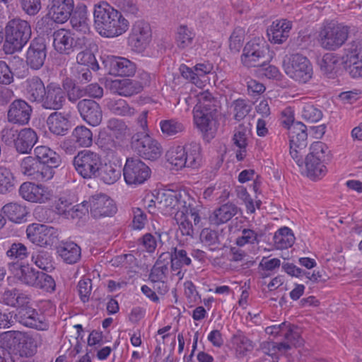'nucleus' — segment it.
Listing matches in <instances>:
<instances>
[{"label":"nucleus","instance_id":"6ab92c4d","mask_svg":"<svg viewBox=\"0 0 362 362\" xmlns=\"http://www.w3.org/2000/svg\"><path fill=\"white\" fill-rule=\"evenodd\" d=\"M4 334L6 338L12 339L15 349L21 357H31L35 354L37 351L35 341L28 334L18 331L6 332Z\"/></svg>","mask_w":362,"mask_h":362},{"label":"nucleus","instance_id":"3c124183","mask_svg":"<svg viewBox=\"0 0 362 362\" xmlns=\"http://www.w3.org/2000/svg\"><path fill=\"white\" fill-rule=\"evenodd\" d=\"M321 71L329 78H334L339 69V57L333 53L324 55L320 64Z\"/></svg>","mask_w":362,"mask_h":362},{"label":"nucleus","instance_id":"a211bd4d","mask_svg":"<svg viewBox=\"0 0 362 362\" xmlns=\"http://www.w3.org/2000/svg\"><path fill=\"white\" fill-rule=\"evenodd\" d=\"M18 192L23 199L33 203H45L52 197V191L47 187L30 182H23Z\"/></svg>","mask_w":362,"mask_h":362},{"label":"nucleus","instance_id":"79ce46f5","mask_svg":"<svg viewBox=\"0 0 362 362\" xmlns=\"http://www.w3.org/2000/svg\"><path fill=\"white\" fill-rule=\"evenodd\" d=\"M252 135V125L250 122L240 124L235 127L233 136V142L238 148H246L248 141Z\"/></svg>","mask_w":362,"mask_h":362},{"label":"nucleus","instance_id":"2f4dec72","mask_svg":"<svg viewBox=\"0 0 362 362\" xmlns=\"http://www.w3.org/2000/svg\"><path fill=\"white\" fill-rule=\"evenodd\" d=\"M136 65L127 58L114 57L110 61L109 72L112 75L131 76L136 72Z\"/></svg>","mask_w":362,"mask_h":362},{"label":"nucleus","instance_id":"cd10ccee","mask_svg":"<svg viewBox=\"0 0 362 362\" xmlns=\"http://www.w3.org/2000/svg\"><path fill=\"white\" fill-rule=\"evenodd\" d=\"M37 140L38 136L34 129L23 128L18 132L14 148L19 153L29 154Z\"/></svg>","mask_w":362,"mask_h":362},{"label":"nucleus","instance_id":"37998d69","mask_svg":"<svg viewBox=\"0 0 362 362\" xmlns=\"http://www.w3.org/2000/svg\"><path fill=\"white\" fill-rule=\"evenodd\" d=\"M91 45L92 42L88 38V45L81 49L82 50L76 55V65H81L84 67L90 68L93 71H97L99 69V64L90 49Z\"/></svg>","mask_w":362,"mask_h":362},{"label":"nucleus","instance_id":"c756f323","mask_svg":"<svg viewBox=\"0 0 362 362\" xmlns=\"http://www.w3.org/2000/svg\"><path fill=\"white\" fill-rule=\"evenodd\" d=\"M8 267L13 274L18 276V279L22 283L30 286H35L39 271H36L25 264L8 263Z\"/></svg>","mask_w":362,"mask_h":362},{"label":"nucleus","instance_id":"a878e982","mask_svg":"<svg viewBox=\"0 0 362 362\" xmlns=\"http://www.w3.org/2000/svg\"><path fill=\"white\" fill-rule=\"evenodd\" d=\"M54 228L40 223H33L26 229L27 237L30 242L44 246L50 243V237L53 234Z\"/></svg>","mask_w":362,"mask_h":362},{"label":"nucleus","instance_id":"bb28decb","mask_svg":"<svg viewBox=\"0 0 362 362\" xmlns=\"http://www.w3.org/2000/svg\"><path fill=\"white\" fill-rule=\"evenodd\" d=\"M47 125L52 134L64 136L71 128L69 115L57 111L53 112L47 119Z\"/></svg>","mask_w":362,"mask_h":362},{"label":"nucleus","instance_id":"a19ab883","mask_svg":"<svg viewBox=\"0 0 362 362\" xmlns=\"http://www.w3.org/2000/svg\"><path fill=\"white\" fill-rule=\"evenodd\" d=\"M186 158L185 167L193 169L199 168L202 163V156L201 153V145L197 142H191L184 146Z\"/></svg>","mask_w":362,"mask_h":362},{"label":"nucleus","instance_id":"8fccbe9b","mask_svg":"<svg viewBox=\"0 0 362 362\" xmlns=\"http://www.w3.org/2000/svg\"><path fill=\"white\" fill-rule=\"evenodd\" d=\"M62 87L65 95H67L68 100L71 103H75L85 96L84 88L77 86L75 81L71 78L66 77L64 78Z\"/></svg>","mask_w":362,"mask_h":362},{"label":"nucleus","instance_id":"5701e85b","mask_svg":"<svg viewBox=\"0 0 362 362\" xmlns=\"http://www.w3.org/2000/svg\"><path fill=\"white\" fill-rule=\"evenodd\" d=\"M77 107L83 119L90 125L96 127L101 123L103 112L95 100L83 99L78 103Z\"/></svg>","mask_w":362,"mask_h":362},{"label":"nucleus","instance_id":"423d86ee","mask_svg":"<svg viewBox=\"0 0 362 362\" xmlns=\"http://www.w3.org/2000/svg\"><path fill=\"white\" fill-rule=\"evenodd\" d=\"M103 160L102 155L90 149L79 151L72 163L76 173L85 180L95 179V173Z\"/></svg>","mask_w":362,"mask_h":362},{"label":"nucleus","instance_id":"f704fd0d","mask_svg":"<svg viewBox=\"0 0 362 362\" xmlns=\"http://www.w3.org/2000/svg\"><path fill=\"white\" fill-rule=\"evenodd\" d=\"M111 89L119 95L129 97L141 91V84L129 78L117 79L112 81Z\"/></svg>","mask_w":362,"mask_h":362},{"label":"nucleus","instance_id":"13d9d810","mask_svg":"<svg viewBox=\"0 0 362 362\" xmlns=\"http://www.w3.org/2000/svg\"><path fill=\"white\" fill-rule=\"evenodd\" d=\"M195 37L194 33L186 25L177 28L175 42L180 49L191 47Z\"/></svg>","mask_w":362,"mask_h":362},{"label":"nucleus","instance_id":"bf43d9fd","mask_svg":"<svg viewBox=\"0 0 362 362\" xmlns=\"http://www.w3.org/2000/svg\"><path fill=\"white\" fill-rule=\"evenodd\" d=\"M168 262H167L164 258H161L160 255L155 265L151 270L149 274V279L151 281H165L168 273Z\"/></svg>","mask_w":362,"mask_h":362},{"label":"nucleus","instance_id":"338daca9","mask_svg":"<svg viewBox=\"0 0 362 362\" xmlns=\"http://www.w3.org/2000/svg\"><path fill=\"white\" fill-rule=\"evenodd\" d=\"M90 68L84 67L81 65H76L71 69V73L74 77V81L78 83H86L91 81L92 73Z\"/></svg>","mask_w":362,"mask_h":362},{"label":"nucleus","instance_id":"5fc2aeb1","mask_svg":"<svg viewBox=\"0 0 362 362\" xmlns=\"http://www.w3.org/2000/svg\"><path fill=\"white\" fill-rule=\"evenodd\" d=\"M16 179L9 168L0 166V194L12 192L16 187Z\"/></svg>","mask_w":362,"mask_h":362},{"label":"nucleus","instance_id":"e433bc0d","mask_svg":"<svg viewBox=\"0 0 362 362\" xmlns=\"http://www.w3.org/2000/svg\"><path fill=\"white\" fill-rule=\"evenodd\" d=\"M57 252L64 262L74 264L80 260L81 247L74 242H62L57 247Z\"/></svg>","mask_w":362,"mask_h":362},{"label":"nucleus","instance_id":"680f3d73","mask_svg":"<svg viewBox=\"0 0 362 362\" xmlns=\"http://www.w3.org/2000/svg\"><path fill=\"white\" fill-rule=\"evenodd\" d=\"M262 235V234H259L252 229L243 228L241 230V235L236 238L235 243L239 247H243L247 244H258L259 237Z\"/></svg>","mask_w":362,"mask_h":362},{"label":"nucleus","instance_id":"4468645a","mask_svg":"<svg viewBox=\"0 0 362 362\" xmlns=\"http://www.w3.org/2000/svg\"><path fill=\"white\" fill-rule=\"evenodd\" d=\"M20 168L23 175L39 182L49 180L54 175V170L45 167L33 156L25 157L21 162Z\"/></svg>","mask_w":362,"mask_h":362},{"label":"nucleus","instance_id":"dca6fc26","mask_svg":"<svg viewBox=\"0 0 362 362\" xmlns=\"http://www.w3.org/2000/svg\"><path fill=\"white\" fill-rule=\"evenodd\" d=\"M33 113L32 106L25 100L18 98L13 100L7 110V120L8 122L26 125L29 123Z\"/></svg>","mask_w":362,"mask_h":362},{"label":"nucleus","instance_id":"09e8293b","mask_svg":"<svg viewBox=\"0 0 362 362\" xmlns=\"http://www.w3.org/2000/svg\"><path fill=\"white\" fill-rule=\"evenodd\" d=\"M31 261L38 268L46 272H50L54 268L51 253L44 250L33 252L31 255Z\"/></svg>","mask_w":362,"mask_h":362},{"label":"nucleus","instance_id":"864d4df0","mask_svg":"<svg viewBox=\"0 0 362 362\" xmlns=\"http://www.w3.org/2000/svg\"><path fill=\"white\" fill-rule=\"evenodd\" d=\"M202 243L212 251L221 250L223 247L218 232L209 228H204L200 233Z\"/></svg>","mask_w":362,"mask_h":362},{"label":"nucleus","instance_id":"58836bf2","mask_svg":"<svg viewBox=\"0 0 362 362\" xmlns=\"http://www.w3.org/2000/svg\"><path fill=\"white\" fill-rule=\"evenodd\" d=\"M69 18L71 26L76 30L83 33L89 30L87 7L85 4L77 5L75 10L73 9V12Z\"/></svg>","mask_w":362,"mask_h":362},{"label":"nucleus","instance_id":"9b49d317","mask_svg":"<svg viewBox=\"0 0 362 362\" xmlns=\"http://www.w3.org/2000/svg\"><path fill=\"white\" fill-rule=\"evenodd\" d=\"M151 174V168L138 158H128L123 168V176L128 185L144 184Z\"/></svg>","mask_w":362,"mask_h":362},{"label":"nucleus","instance_id":"9d476101","mask_svg":"<svg viewBox=\"0 0 362 362\" xmlns=\"http://www.w3.org/2000/svg\"><path fill=\"white\" fill-rule=\"evenodd\" d=\"M88 45V37L85 36L74 37L70 31L59 29L53 33V46L59 54L69 55Z\"/></svg>","mask_w":362,"mask_h":362},{"label":"nucleus","instance_id":"052dcab7","mask_svg":"<svg viewBox=\"0 0 362 362\" xmlns=\"http://www.w3.org/2000/svg\"><path fill=\"white\" fill-rule=\"evenodd\" d=\"M233 118L237 121L243 119L251 111L252 106L244 99L235 100L230 105Z\"/></svg>","mask_w":362,"mask_h":362},{"label":"nucleus","instance_id":"72a5a7b5","mask_svg":"<svg viewBox=\"0 0 362 362\" xmlns=\"http://www.w3.org/2000/svg\"><path fill=\"white\" fill-rule=\"evenodd\" d=\"M161 258H164L167 262L170 261L171 269L173 271H177V274H180V269L183 266H189L192 261L187 255V252L184 249L173 247L170 252H163L161 254Z\"/></svg>","mask_w":362,"mask_h":362},{"label":"nucleus","instance_id":"7c9ffc66","mask_svg":"<svg viewBox=\"0 0 362 362\" xmlns=\"http://www.w3.org/2000/svg\"><path fill=\"white\" fill-rule=\"evenodd\" d=\"M34 155L40 163L52 170L58 168L62 163L60 156L46 146H39L35 148Z\"/></svg>","mask_w":362,"mask_h":362},{"label":"nucleus","instance_id":"a18cd8bd","mask_svg":"<svg viewBox=\"0 0 362 362\" xmlns=\"http://www.w3.org/2000/svg\"><path fill=\"white\" fill-rule=\"evenodd\" d=\"M105 105L112 114L119 116H131L134 114V109L123 99L110 98L106 100Z\"/></svg>","mask_w":362,"mask_h":362},{"label":"nucleus","instance_id":"c9c22d12","mask_svg":"<svg viewBox=\"0 0 362 362\" xmlns=\"http://www.w3.org/2000/svg\"><path fill=\"white\" fill-rule=\"evenodd\" d=\"M95 175V179L98 178L107 185H112L120 177L121 172L116 164L105 162L103 159Z\"/></svg>","mask_w":362,"mask_h":362},{"label":"nucleus","instance_id":"6e6d98bb","mask_svg":"<svg viewBox=\"0 0 362 362\" xmlns=\"http://www.w3.org/2000/svg\"><path fill=\"white\" fill-rule=\"evenodd\" d=\"M159 125L162 134L166 137L175 136L185 130V124L176 119H163Z\"/></svg>","mask_w":362,"mask_h":362},{"label":"nucleus","instance_id":"2eb2a0df","mask_svg":"<svg viewBox=\"0 0 362 362\" xmlns=\"http://www.w3.org/2000/svg\"><path fill=\"white\" fill-rule=\"evenodd\" d=\"M151 37V29L150 25L142 20L136 21L128 37V45L132 49L136 52H143Z\"/></svg>","mask_w":362,"mask_h":362},{"label":"nucleus","instance_id":"49530a36","mask_svg":"<svg viewBox=\"0 0 362 362\" xmlns=\"http://www.w3.org/2000/svg\"><path fill=\"white\" fill-rule=\"evenodd\" d=\"M74 143L82 148H88L93 144V132L86 126H77L72 132Z\"/></svg>","mask_w":362,"mask_h":362},{"label":"nucleus","instance_id":"aec40b11","mask_svg":"<svg viewBox=\"0 0 362 362\" xmlns=\"http://www.w3.org/2000/svg\"><path fill=\"white\" fill-rule=\"evenodd\" d=\"M88 204L90 214L95 218L112 216L117 211L114 201L105 194L92 196Z\"/></svg>","mask_w":362,"mask_h":362},{"label":"nucleus","instance_id":"f03ea898","mask_svg":"<svg viewBox=\"0 0 362 362\" xmlns=\"http://www.w3.org/2000/svg\"><path fill=\"white\" fill-rule=\"evenodd\" d=\"M94 23L97 32L105 37L119 36L128 30L129 25L122 13L107 4L95 8Z\"/></svg>","mask_w":362,"mask_h":362},{"label":"nucleus","instance_id":"f257e3e1","mask_svg":"<svg viewBox=\"0 0 362 362\" xmlns=\"http://www.w3.org/2000/svg\"><path fill=\"white\" fill-rule=\"evenodd\" d=\"M154 206L158 210L165 216H170L181 211L187 212L190 210L191 215L194 216V225L199 226L201 216L199 214L200 206L185 190L168 189L158 192Z\"/></svg>","mask_w":362,"mask_h":362},{"label":"nucleus","instance_id":"412c9836","mask_svg":"<svg viewBox=\"0 0 362 362\" xmlns=\"http://www.w3.org/2000/svg\"><path fill=\"white\" fill-rule=\"evenodd\" d=\"M65 103V92L56 83L47 85L46 93L44 94L40 104L46 110H59Z\"/></svg>","mask_w":362,"mask_h":362},{"label":"nucleus","instance_id":"0e129e2a","mask_svg":"<svg viewBox=\"0 0 362 362\" xmlns=\"http://www.w3.org/2000/svg\"><path fill=\"white\" fill-rule=\"evenodd\" d=\"M301 117L309 122H317L322 117V112L313 104L308 103L303 105L301 111Z\"/></svg>","mask_w":362,"mask_h":362},{"label":"nucleus","instance_id":"39448f33","mask_svg":"<svg viewBox=\"0 0 362 362\" xmlns=\"http://www.w3.org/2000/svg\"><path fill=\"white\" fill-rule=\"evenodd\" d=\"M310 151L305 160L307 175L313 180L321 178L327 173L325 163L329 160L330 151L322 141L313 143Z\"/></svg>","mask_w":362,"mask_h":362},{"label":"nucleus","instance_id":"ea45409f","mask_svg":"<svg viewBox=\"0 0 362 362\" xmlns=\"http://www.w3.org/2000/svg\"><path fill=\"white\" fill-rule=\"evenodd\" d=\"M1 211L10 221L18 223L25 221L28 214L26 206L16 202H11L4 205Z\"/></svg>","mask_w":362,"mask_h":362},{"label":"nucleus","instance_id":"4d7b16f0","mask_svg":"<svg viewBox=\"0 0 362 362\" xmlns=\"http://www.w3.org/2000/svg\"><path fill=\"white\" fill-rule=\"evenodd\" d=\"M6 256L12 260L10 263L24 264L23 262L29 255L26 246L21 243H13L6 251Z\"/></svg>","mask_w":362,"mask_h":362},{"label":"nucleus","instance_id":"c03bdc74","mask_svg":"<svg viewBox=\"0 0 362 362\" xmlns=\"http://www.w3.org/2000/svg\"><path fill=\"white\" fill-rule=\"evenodd\" d=\"M273 239L275 247L278 250H284L293 245L295 237L292 230L284 226L275 233Z\"/></svg>","mask_w":362,"mask_h":362},{"label":"nucleus","instance_id":"de8ad7c7","mask_svg":"<svg viewBox=\"0 0 362 362\" xmlns=\"http://www.w3.org/2000/svg\"><path fill=\"white\" fill-rule=\"evenodd\" d=\"M190 210L185 212L184 210L181 211L180 218H177V223L179 230L183 235L193 237L194 233V228L201 227V222L199 226L194 225V216L191 215Z\"/></svg>","mask_w":362,"mask_h":362},{"label":"nucleus","instance_id":"7ed1b4c3","mask_svg":"<svg viewBox=\"0 0 362 362\" xmlns=\"http://www.w3.org/2000/svg\"><path fill=\"white\" fill-rule=\"evenodd\" d=\"M31 35V27L28 21L21 18L10 20L5 27L3 51L6 54L21 51L30 39Z\"/></svg>","mask_w":362,"mask_h":362},{"label":"nucleus","instance_id":"1a4fd4ad","mask_svg":"<svg viewBox=\"0 0 362 362\" xmlns=\"http://www.w3.org/2000/svg\"><path fill=\"white\" fill-rule=\"evenodd\" d=\"M340 59L352 78L362 76V39L346 44Z\"/></svg>","mask_w":362,"mask_h":362},{"label":"nucleus","instance_id":"69168bd1","mask_svg":"<svg viewBox=\"0 0 362 362\" xmlns=\"http://www.w3.org/2000/svg\"><path fill=\"white\" fill-rule=\"evenodd\" d=\"M107 128L117 139H122L128 132L125 122L119 119H110L107 122Z\"/></svg>","mask_w":362,"mask_h":362},{"label":"nucleus","instance_id":"473e14b6","mask_svg":"<svg viewBox=\"0 0 362 362\" xmlns=\"http://www.w3.org/2000/svg\"><path fill=\"white\" fill-rule=\"evenodd\" d=\"M238 207L232 203H226L216 209L209 216V222L212 225L219 226L227 223L238 214Z\"/></svg>","mask_w":362,"mask_h":362},{"label":"nucleus","instance_id":"0eeeda50","mask_svg":"<svg viewBox=\"0 0 362 362\" xmlns=\"http://www.w3.org/2000/svg\"><path fill=\"white\" fill-rule=\"evenodd\" d=\"M284 71L287 76L298 83H306L313 75V64L310 61L300 54H293L288 63L284 65Z\"/></svg>","mask_w":362,"mask_h":362},{"label":"nucleus","instance_id":"b1692460","mask_svg":"<svg viewBox=\"0 0 362 362\" xmlns=\"http://www.w3.org/2000/svg\"><path fill=\"white\" fill-rule=\"evenodd\" d=\"M74 6V0H50L48 15L57 23H65L71 15Z\"/></svg>","mask_w":362,"mask_h":362},{"label":"nucleus","instance_id":"e2e57ef3","mask_svg":"<svg viewBox=\"0 0 362 362\" xmlns=\"http://www.w3.org/2000/svg\"><path fill=\"white\" fill-rule=\"evenodd\" d=\"M245 31V29L238 26L234 28L229 38V48L232 52H240L243 45Z\"/></svg>","mask_w":362,"mask_h":362},{"label":"nucleus","instance_id":"393cba45","mask_svg":"<svg viewBox=\"0 0 362 362\" xmlns=\"http://www.w3.org/2000/svg\"><path fill=\"white\" fill-rule=\"evenodd\" d=\"M292 27V21L287 19L282 18L273 21L267 30L269 40L273 44L284 43L289 37Z\"/></svg>","mask_w":362,"mask_h":362},{"label":"nucleus","instance_id":"f8f14e48","mask_svg":"<svg viewBox=\"0 0 362 362\" xmlns=\"http://www.w3.org/2000/svg\"><path fill=\"white\" fill-rule=\"evenodd\" d=\"M259 39H254L248 42L243 48L241 62L247 67H256L264 65L267 61V48Z\"/></svg>","mask_w":362,"mask_h":362},{"label":"nucleus","instance_id":"ddd939ff","mask_svg":"<svg viewBox=\"0 0 362 362\" xmlns=\"http://www.w3.org/2000/svg\"><path fill=\"white\" fill-rule=\"evenodd\" d=\"M208 105H204L202 110L196 111L194 120L197 128L202 132L204 138L209 140L214 137L217 129L216 108L208 109Z\"/></svg>","mask_w":362,"mask_h":362},{"label":"nucleus","instance_id":"20e7f679","mask_svg":"<svg viewBox=\"0 0 362 362\" xmlns=\"http://www.w3.org/2000/svg\"><path fill=\"white\" fill-rule=\"evenodd\" d=\"M349 35V28L336 21H325L319 32L318 41L322 48L336 51L341 47Z\"/></svg>","mask_w":362,"mask_h":362},{"label":"nucleus","instance_id":"6e6552de","mask_svg":"<svg viewBox=\"0 0 362 362\" xmlns=\"http://www.w3.org/2000/svg\"><path fill=\"white\" fill-rule=\"evenodd\" d=\"M131 146L144 159L155 160L162 154L160 144L145 132L134 134L131 139Z\"/></svg>","mask_w":362,"mask_h":362},{"label":"nucleus","instance_id":"c85d7f7f","mask_svg":"<svg viewBox=\"0 0 362 362\" xmlns=\"http://www.w3.org/2000/svg\"><path fill=\"white\" fill-rule=\"evenodd\" d=\"M24 94L33 103H40L44 94L46 93L47 86L38 76L27 78L23 83Z\"/></svg>","mask_w":362,"mask_h":362},{"label":"nucleus","instance_id":"4c0bfd02","mask_svg":"<svg viewBox=\"0 0 362 362\" xmlns=\"http://www.w3.org/2000/svg\"><path fill=\"white\" fill-rule=\"evenodd\" d=\"M289 141L293 148L305 149L307 146L308 134L306 127L300 122H297L289 127Z\"/></svg>","mask_w":362,"mask_h":362},{"label":"nucleus","instance_id":"4be33fe9","mask_svg":"<svg viewBox=\"0 0 362 362\" xmlns=\"http://www.w3.org/2000/svg\"><path fill=\"white\" fill-rule=\"evenodd\" d=\"M46 45L45 39L35 38L30 44L26 54V63L34 70L40 69L46 59Z\"/></svg>","mask_w":362,"mask_h":362},{"label":"nucleus","instance_id":"603ef678","mask_svg":"<svg viewBox=\"0 0 362 362\" xmlns=\"http://www.w3.org/2000/svg\"><path fill=\"white\" fill-rule=\"evenodd\" d=\"M185 153L184 146H173L166 152L165 158L168 163L174 166L177 170H179L186 165Z\"/></svg>","mask_w":362,"mask_h":362},{"label":"nucleus","instance_id":"774afa93","mask_svg":"<svg viewBox=\"0 0 362 362\" xmlns=\"http://www.w3.org/2000/svg\"><path fill=\"white\" fill-rule=\"evenodd\" d=\"M264 349L267 350L265 353L267 355L278 361L279 357L277 354L279 352L282 354L286 353L288 350L291 349V345L285 342L276 343L270 341L267 342V345L264 346Z\"/></svg>","mask_w":362,"mask_h":362},{"label":"nucleus","instance_id":"f3484780","mask_svg":"<svg viewBox=\"0 0 362 362\" xmlns=\"http://www.w3.org/2000/svg\"><path fill=\"white\" fill-rule=\"evenodd\" d=\"M16 316L17 320L25 327L41 331L49 329V324L46 316L34 308L30 307L22 308Z\"/></svg>","mask_w":362,"mask_h":362}]
</instances>
